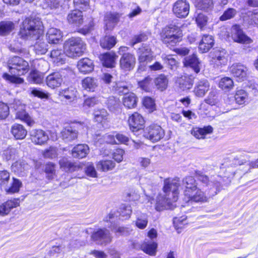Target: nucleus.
Here are the masks:
<instances>
[{
    "instance_id": "50",
    "label": "nucleus",
    "mask_w": 258,
    "mask_h": 258,
    "mask_svg": "<svg viewBox=\"0 0 258 258\" xmlns=\"http://www.w3.org/2000/svg\"><path fill=\"white\" fill-rule=\"evenodd\" d=\"M45 172L46 177L49 179H53L56 176L55 165L49 162L45 165Z\"/></svg>"
},
{
    "instance_id": "41",
    "label": "nucleus",
    "mask_w": 258,
    "mask_h": 258,
    "mask_svg": "<svg viewBox=\"0 0 258 258\" xmlns=\"http://www.w3.org/2000/svg\"><path fill=\"white\" fill-rule=\"evenodd\" d=\"M3 156L7 161L15 160L19 157V150L17 148L9 147L3 151Z\"/></svg>"
},
{
    "instance_id": "19",
    "label": "nucleus",
    "mask_w": 258,
    "mask_h": 258,
    "mask_svg": "<svg viewBox=\"0 0 258 258\" xmlns=\"http://www.w3.org/2000/svg\"><path fill=\"white\" fill-rule=\"evenodd\" d=\"M30 169V166L24 160H20L13 163L12 171L19 176H25Z\"/></svg>"
},
{
    "instance_id": "16",
    "label": "nucleus",
    "mask_w": 258,
    "mask_h": 258,
    "mask_svg": "<svg viewBox=\"0 0 258 258\" xmlns=\"http://www.w3.org/2000/svg\"><path fill=\"white\" fill-rule=\"evenodd\" d=\"M136 62V57L134 54H124L120 57V67L125 71H131L135 67Z\"/></svg>"
},
{
    "instance_id": "53",
    "label": "nucleus",
    "mask_w": 258,
    "mask_h": 258,
    "mask_svg": "<svg viewBox=\"0 0 258 258\" xmlns=\"http://www.w3.org/2000/svg\"><path fill=\"white\" fill-rule=\"evenodd\" d=\"M60 0H43L41 6L43 9H57L60 5Z\"/></svg>"
},
{
    "instance_id": "49",
    "label": "nucleus",
    "mask_w": 258,
    "mask_h": 258,
    "mask_svg": "<svg viewBox=\"0 0 258 258\" xmlns=\"http://www.w3.org/2000/svg\"><path fill=\"white\" fill-rule=\"evenodd\" d=\"M138 85L142 90L149 92L152 86V79L148 76L143 80L138 82Z\"/></svg>"
},
{
    "instance_id": "18",
    "label": "nucleus",
    "mask_w": 258,
    "mask_h": 258,
    "mask_svg": "<svg viewBox=\"0 0 258 258\" xmlns=\"http://www.w3.org/2000/svg\"><path fill=\"white\" fill-rule=\"evenodd\" d=\"M62 32L56 28H50L46 33V38L49 43L58 44L62 40Z\"/></svg>"
},
{
    "instance_id": "31",
    "label": "nucleus",
    "mask_w": 258,
    "mask_h": 258,
    "mask_svg": "<svg viewBox=\"0 0 258 258\" xmlns=\"http://www.w3.org/2000/svg\"><path fill=\"white\" fill-rule=\"evenodd\" d=\"M77 66L79 71L83 74L89 73L94 69L93 62L88 58L80 59L78 62Z\"/></svg>"
},
{
    "instance_id": "22",
    "label": "nucleus",
    "mask_w": 258,
    "mask_h": 258,
    "mask_svg": "<svg viewBox=\"0 0 258 258\" xmlns=\"http://www.w3.org/2000/svg\"><path fill=\"white\" fill-rule=\"evenodd\" d=\"M247 68L239 63L233 64L230 68V72L238 81L244 80L247 75Z\"/></svg>"
},
{
    "instance_id": "7",
    "label": "nucleus",
    "mask_w": 258,
    "mask_h": 258,
    "mask_svg": "<svg viewBox=\"0 0 258 258\" xmlns=\"http://www.w3.org/2000/svg\"><path fill=\"white\" fill-rule=\"evenodd\" d=\"M10 107L16 110V118L26 122L28 125L32 126L34 121L25 111V105L19 100H15L11 104Z\"/></svg>"
},
{
    "instance_id": "11",
    "label": "nucleus",
    "mask_w": 258,
    "mask_h": 258,
    "mask_svg": "<svg viewBox=\"0 0 258 258\" xmlns=\"http://www.w3.org/2000/svg\"><path fill=\"white\" fill-rule=\"evenodd\" d=\"M231 37L235 42L240 44H249L252 42V39L247 36L239 25H235L231 29Z\"/></svg>"
},
{
    "instance_id": "54",
    "label": "nucleus",
    "mask_w": 258,
    "mask_h": 258,
    "mask_svg": "<svg viewBox=\"0 0 258 258\" xmlns=\"http://www.w3.org/2000/svg\"><path fill=\"white\" fill-rule=\"evenodd\" d=\"M236 102L238 104H243L247 99V94L243 90L237 91L235 95Z\"/></svg>"
},
{
    "instance_id": "27",
    "label": "nucleus",
    "mask_w": 258,
    "mask_h": 258,
    "mask_svg": "<svg viewBox=\"0 0 258 258\" xmlns=\"http://www.w3.org/2000/svg\"><path fill=\"white\" fill-rule=\"evenodd\" d=\"M120 18V15L116 13H107L104 17V24L106 29H113L117 24Z\"/></svg>"
},
{
    "instance_id": "17",
    "label": "nucleus",
    "mask_w": 258,
    "mask_h": 258,
    "mask_svg": "<svg viewBox=\"0 0 258 258\" xmlns=\"http://www.w3.org/2000/svg\"><path fill=\"white\" fill-rule=\"evenodd\" d=\"M67 21L70 24L74 27H80L84 22L82 12L78 10L71 11L68 15Z\"/></svg>"
},
{
    "instance_id": "60",
    "label": "nucleus",
    "mask_w": 258,
    "mask_h": 258,
    "mask_svg": "<svg viewBox=\"0 0 258 258\" xmlns=\"http://www.w3.org/2000/svg\"><path fill=\"white\" fill-rule=\"evenodd\" d=\"M197 7L201 10L208 11L213 7L212 0H200L197 4Z\"/></svg>"
},
{
    "instance_id": "10",
    "label": "nucleus",
    "mask_w": 258,
    "mask_h": 258,
    "mask_svg": "<svg viewBox=\"0 0 258 258\" xmlns=\"http://www.w3.org/2000/svg\"><path fill=\"white\" fill-rule=\"evenodd\" d=\"M92 240L99 245H106L112 240L109 231L106 228L100 229L94 232L91 236Z\"/></svg>"
},
{
    "instance_id": "20",
    "label": "nucleus",
    "mask_w": 258,
    "mask_h": 258,
    "mask_svg": "<svg viewBox=\"0 0 258 258\" xmlns=\"http://www.w3.org/2000/svg\"><path fill=\"white\" fill-rule=\"evenodd\" d=\"M20 204L19 198L8 200L0 205V215L4 216L9 214L12 209L19 206Z\"/></svg>"
},
{
    "instance_id": "38",
    "label": "nucleus",
    "mask_w": 258,
    "mask_h": 258,
    "mask_svg": "<svg viewBox=\"0 0 258 258\" xmlns=\"http://www.w3.org/2000/svg\"><path fill=\"white\" fill-rule=\"evenodd\" d=\"M123 105L128 109L135 108L137 104V97L133 93H129L124 95L122 99Z\"/></svg>"
},
{
    "instance_id": "55",
    "label": "nucleus",
    "mask_w": 258,
    "mask_h": 258,
    "mask_svg": "<svg viewBox=\"0 0 258 258\" xmlns=\"http://www.w3.org/2000/svg\"><path fill=\"white\" fill-rule=\"evenodd\" d=\"M161 58L170 67L171 69L174 70L177 68L178 62L172 55L162 54Z\"/></svg>"
},
{
    "instance_id": "58",
    "label": "nucleus",
    "mask_w": 258,
    "mask_h": 258,
    "mask_svg": "<svg viewBox=\"0 0 258 258\" xmlns=\"http://www.w3.org/2000/svg\"><path fill=\"white\" fill-rule=\"evenodd\" d=\"M120 215L124 219H128L132 213V209L129 205H122L119 208Z\"/></svg>"
},
{
    "instance_id": "64",
    "label": "nucleus",
    "mask_w": 258,
    "mask_h": 258,
    "mask_svg": "<svg viewBox=\"0 0 258 258\" xmlns=\"http://www.w3.org/2000/svg\"><path fill=\"white\" fill-rule=\"evenodd\" d=\"M98 102L99 100L96 97H87L84 100L83 106L84 108L92 107Z\"/></svg>"
},
{
    "instance_id": "51",
    "label": "nucleus",
    "mask_w": 258,
    "mask_h": 258,
    "mask_svg": "<svg viewBox=\"0 0 258 258\" xmlns=\"http://www.w3.org/2000/svg\"><path fill=\"white\" fill-rule=\"evenodd\" d=\"M197 176L198 180L202 183L203 186H212L214 184H216L213 181L212 178L209 179L207 175L200 172H197Z\"/></svg>"
},
{
    "instance_id": "9",
    "label": "nucleus",
    "mask_w": 258,
    "mask_h": 258,
    "mask_svg": "<svg viewBox=\"0 0 258 258\" xmlns=\"http://www.w3.org/2000/svg\"><path fill=\"white\" fill-rule=\"evenodd\" d=\"M164 135V130L160 126L155 124L146 128L144 134L146 138L153 142L159 141L163 138Z\"/></svg>"
},
{
    "instance_id": "21",
    "label": "nucleus",
    "mask_w": 258,
    "mask_h": 258,
    "mask_svg": "<svg viewBox=\"0 0 258 258\" xmlns=\"http://www.w3.org/2000/svg\"><path fill=\"white\" fill-rule=\"evenodd\" d=\"M183 200L185 203L189 204L192 202H205L207 201V198L205 193L198 188L194 192H191L189 196H185Z\"/></svg>"
},
{
    "instance_id": "3",
    "label": "nucleus",
    "mask_w": 258,
    "mask_h": 258,
    "mask_svg": "<svg viewBox=\"0 0 258 258\" xmlns=\"http://www.w3.org/2000/svg\"><path fill=\"white\" fill-rule=\"evenodd\" d=\"M43 31V26L39 18H27L21 26L19 35L25 39H38Z\"/></svg>"
},
{
    "instance_id": "48",
    "label": "nucleus",
    "mask_w": 258,
    "mask_h": 258,
    "mask_svg": "<svg viewBox=\"0 0 258 258\" xmlns=\"http://www.w3.org/2000/svg\"><path fill=\"white\" fill-rule=\"evenodd\" d=\"M234 86L233 80L229 77H224L221 79L219 83V87L223 90H229Z\"/></svg>"
},
{
    "instance_id": "32",
    "label": "nucleus",
    "mask_w": 258,
    "mask_h": 258,
    "mask_svg": "<svg viewBox=\"0 0 258 258\" xmlns=\"http://www.w3.org/2000/svg\"><path fill=\"white\" fill-rule=\"evenodd\" d=\"M89 148L86 144H79L72 150V155L74 157L83 158L89 153Z\"/></svg>"
},
{
    "instance_id": "46",
    "label": "nucleus",
    "mask_w": 258,
    "mask_h": 258,
    "mask_svg": "<svg viewBox=\"0 0 258 258\" xmlns=\"http://www.w3.org/2000/svg\"><path fill=\"white\" fill-rule=\"evenodd\" d=\"M93 114L94 120L98 122H102L106 120L108 116V113L104 108L95 109Z\"/></svg>"
},
{
    "instance_id": "37",
    "label": "nucleus",
    "mask_w": 258,
    "mask_h": 258,
    "mask_svg": "<svg viewBox=\"0 0 258 258\" xmlns=\"http://www.w3.org/2000/svg\"><path fill=\"white\" fill-rule=\"evenodd\" d=\"M213 128L211 126H205L203 128L195 127L191 130V134L198 139H204L205 136L212 133Z\"/></svg>"
},
{
    "instance_id": "43",
    "label": "nucleus",
    "mask_w": 258,
    "mask_h": 258,
    "mask_svg": "<svg viewBox=\"0 0 258 258\" xmlns=\"http://www.w3.org/2000/svg\"><path fill=\"white\" fill-rule=\"evenodd\" d=\"M116 43V38L112 36H105L100 40V45L103 48L110 49Z\"/></svg>"
},
{
    "instance_id": "28",
    "label": "nucleus",
    "mask_w": 258,
    "mask_h": 258,
    "mask_svg": "<svg viewBox=\"0 0 258 258\" xmlns=\"http://www.w3.org/2000/svg\"><path fill=\"white\" fill-rule=\"evenodd\" d=\"M65 52L61 49H54L51 50L50 54V58L53 63L59 66L64 63L66 59Z\"/></svg>"
},
{
    "instance_id": "5",
    "label": "nucleus",
    "mask_w": 258,
    "mask_h": 258,
    "mask_svg": "<svg viewBox=\"0 0 258 258\" xmlns=\"http://www.w3.org/2000/svg\"><path fill=\"white\" fill-rule=\"evenodd\" d=\"M66 54L70 57H78L82 55L86 49V44L80 37H72L63 44Z\"/></svg>"
},
{
    "instance_id": "59",
    "label": "nucleus",
    "mask_w": 258,
    "mask_h": 258,
    "mask_svg": "<svg viewBox=\"0 0 258 258\" xmlns=\"http://www.w3.org/2000/svg\"><path fill=\"white\" fill-rule=\"evenodd\" d=\"M77 91L73 88H69L64 90L63 96L69 102L73 101L76 97Z\"/></svg>"
},
{
    "instance_id": "36",
    "label": "nucleus",
    "mask_w": 258,
    "mask_h": 258,
    "mask_svg": "<svg viewBox=\"0 0 258 258\" xmlns=\"http://www.w3.org/2000/svg\"><path fill=\"white\" fill-rule=\"evenodd\" d=\"M115 165V163L111 160H100L96 164L97 169L102 172H107L113 170Z\"/></svg>"
},
{
    "instance_id": "15",
    "label": "nucleus",
    "mask_w": 258,
    "mask_h": 258,
    "mask_svg": "<svg viewBox=\"0 0 258 258\" xmlns=\"http://www.w3.org/2000/svg\"><path fill=\"white\" fill-rule=\"evenodd\" d=\"M128 124L132 132H136L143 128L145 120L143 116L138 112H135L128 119Z\"/></svg>"
},
{
    "instance_id": "57",
    "label": "nucleus",
    "mask_w": 258,
    "mask_h": 258,
    "mask_svg": "<svg viewBox=\"0 0 258 258\" xmlns=\"http://www.w3.org/2000/svg\"><path fill=\"white\" fill-rule=\"evenodd\" d=\"M109 109L111 111H114L120 106V101L118 98L113 96L110 97L107 103Z\"/></svg>"
},
{
    "instance_id": "14",
    "label": "nucleus",
    "mask_w": 258,
    "mask_h": 258,
    "mask_svg": "<svg viewBox=\"0 0 258 258\" xmlns=\"http://www.w3.org/2000/svg\"><path fill=\"white\" fill-rule=\"evenodd\" d=\"M30 140L36 145H42L49 139V137L44 131L41 129H33L30 132Z\"/></svg>"
},
{
    "instance_id": "24",
    "label": "nucleus",
    "mask_w": 258,
    "mask_h": 258,
    "mask_svg": "<svg viewBox=\"0 0 258 258\" xmlns=\"http://www.w3.org/2000/svg\"><path fill=\"white\" fill-rule=\"evenodd\" d=\"M183 64L185 67L191 68L196 74L200 71V62L195 54L185 57Z\"/></svg>"
},
{
    "instance_id": "13",
    "label": "nucleus",
    "mask_w": 258,
    "mask_h": 258,
    "mask_svg": "<svg viewBox=\"0 0 258 258\" xmlns=\"http://www.w3.org/2000/svg\"><path fill=\"white\" fill-rule=\"evenodd\" d=\"M172 11L178 18H185L189 11V4L186 0H177L173 5Z\"/></svg>"
},
{
    "instance_id": "1",
    "label": "nucleus",
    "mask_w": 258,
    "mask_h": 258,
    "mask_svg": "<svg viewBox=\"0 0 258 258\" xmlns=\"http://www.w3.org/2000/svg\"><path fill=\"white\" fill-rule=\"evenodd\" d=\"M180 184L178 178H166L164 180L163 193L157 197L155 206L157 211L173 208L174 203L178 199Z\"/></svg>"
},
{
    "instance_id": "26",
    "label": "nucleus",
    "mask_w": 258,
    "mask_h": 258,
    "mask_svg": "<svg viewBox=\"0 0 258 258\" xmlns=\"http://www.w3.org/2000/svg\"><path fill=\"white\" fill-rule=\"evenodd\" d=\"M214 40L212 36L204 35L199 45V50L202 53L208 52L214 45Z\"/></svg>"
},
{
    "instance_id": "47",
    "label": "nucleus",
    "mask_w": 258,
    "mask_h": 258,
    "mask_svg": "<svg viewBox=\"0 0 258 258\" xmlns=\"http://www.w3.org/2000/svg\"><path fill=\"white\" fill-rule=\"evenodd\" d=\"M148 223V216L146 214L142 213L137 216L135 224L138 228L144 229L147 227Z\"/></svg>"
},
{
    "instance_id": "4",
    "label": "nucleus",
    "mask_w": 258,
    "mask_h": 258,
    "mask_svg": "<svg viewBox=\"0 0 258 258\" xmlns=\"http://www.w3.org/2000/svg\"><path fill=\"white\" fill-rule=\"evenodd\" d=\"M160 36L162 42L171 48L182 40L183 34L179 26L171 24L162 29Z\"/></svg>"
},
{
    "instance_id": "25",
    "label": "nucleus",
    "mask_w": 258,
    "mask_h": 258,
    "mask_svg": "<svg viewBox=\"0 0 258 258\" xmlns=\"http://www.w3.org/2000/svg\"><path fill=\"white\" fill-rule=\"evenodd\" d=\"M194 77L192 75H184L177 78L176 83L183 91L190 89L194 83Z\"/></svg>"
},
{
    "instance_id": "12",
    "label": "nucleus",
    "mask_w": 258,
    "mask_h": 258,
    "mask_svg": "<svg viewBox=\"0 0 258 258\" xmlns=\"http://www.w3.org/2000/svg\"><path fill=\"white\" fill-rule=\"evenodd\" d=\"M211 55L212 56L211 63L216 67L225 66L228 62V54L224 49H216L211 53Z\"/></svg>"
},
{
    "instance_id": "40",
    "label": "nucleus",
    "mask_w": 258,
    "mask_h": 258,
    "mask_svg": "<svg viewBox=\"0 0 258 258\" xmlns=\"http://www.w3.org/2000/svg\"><path fill=\"white\" fill-rule=\"evenodd\" d=\"M157 248V243L153 241L145 240L141 245V248L145 252L150 255H155Z\"/></svg>"
},
{
    "instance_id": "6",
    "label": "nucleus",
    "mask_w": 258,
    "mask_h": 258,
    "mask_svg": "<svg viewBox=\"0 0 258 258\" xmlns=\"http://www.w3.org/2000/svg\"><path fill=\"white\" fill-rule=\"evenodd\" d=\"M137 55L140 65L136 76L138 77L142 72L146 70V66L144 63L151 61L153 59V55L150 47L146 45H143L138 49Z\"/></svg>"
},
{
    "instance_id": "42",
    "label": "nucleus",
    "mask_w": 258,
    "mask_h": 258,
    "mask_svg": "<svg viewBox=\"0 0 258 258\" xmlns=\"http://www.w3.org/2000/svg\"><path fill=\"white\" fill-rule=\"evenodd\" d=\"M154 83L158 90L163 91L168 86V80L165 75L161 74L155 79Z\"/></svg>"
},
{
    "instance_id": "34",
    "label": "nucleus",
    "mask_w": 258,
    "mask_h": 258,
    "mask_svg": "<svg viewBox=\"0 0 258 258\" xmlns=\"http://www.w3.org/2000/svg\"><path fill=\"white\" fill-rule=\"evenodd\" d=\"M61 135L65 142H70L77 139L78 132L72 126H67L62 130Z\"/></svg>"
},
{
    "instance_id": "30",
    "label": "nucleus",
    "mask_w": 258,
    "mask_h": 258,
    "mask_svg": "<svg viewBox=\"0 0 258 258\" xmlns=\"http://www.w3.org/2000/svg\"><path fill=\"white\" fill-rule=\"evenodd\" d=\"M11 133L16 140L24 139L27 134L24 126L18 123H15L12 126Z\"/></svg>"
},
{
    "instance_id": "56",
    "label": "nucleus",
    "mask_w": 258,
    "mask_h": 258,
    "mask_svg": "<svg viewBox=\"0 0 258 258\" xmlns=\"http://www.w3.org/2000/svg\"><path fill=\"white\" fill-rule=\"evenodd\" d=\"M34 49L37 54H43L48 49V45L44 41L39 40L34 45Z\"/></svg>"
},
{
    "instance_id": "8",
    "label": "nucleus",
    "mask_w": 258,
    "mask_h": 258,
    "mask_svg": "<svg viewBox=\"0 0 258 258\" xmlns=\"http://www.w3.org/2000/svg\"><path fill=\"white\" fill-rule=\"evenodd\" d=\"M66 72L68 71L64 70L49 74L46 78V85L52 89L59 87L63 82Z\"/></svg>"
},
{
    "instance_id": "44",
    "label": "nucleus",
    "mask_w": 258,
    "mask_h": 258,
    "mask_svg": "<svg viewBox=\"0 0 258 258\" xmlns=\"http://www.w3.org/2000/svg\"><path fill=\"white\" fill-rule=\"evenodd\" d=\"M15 28L14 24L10 21L0 22V35H6L11 33Z\"/></svg>"
},
{
    "instance_id": "29",
    "label": "nucleus",
    "mask_w": 258,
    "mask_h": 258,
    "mask_svg": "<svg viewBox=\"0 0 258 258\" xmlns=\"http://www.w3.org/2000/svg\"><path fill=\"white\" fill-rule=\"evenodd\" d=\"M210 88V84L207 80H202L198 82L195 87L194 92L196 96L202 97L205 96Z\"/></svg>"
},
{
    "instance_id": "61",
    "label": "nucleus",
    "mask_w": 258,
    "mask_h": 258,
    "mask_svg": "<svg viewBox=\"0 0 258 258\" xmlns=\"http://www.w3.org/2000/svg\"><path fill=\"white\" fill-rule=\"evenodd\" d=\"M237 13V11L233 8H229L225 11L223 14L220 17L221 21H226L233 18Z\"/></svg>"
},
{
    "instance_id": "63",
    "label": "nucleus",
    "mask_w": 258,
    "mask_h": 258,
    "mask_svg": "<svg viewBox=\"0 0 258 258\" xmlns=\"http://www.w3.org/2000/svg\"><path fill=\"white\" fill-rule=\"evenodd\" d=\"M63 247L61 245L53 246L50 250L49 253L51 258H58L61 255Z\"/></svg>"
},
{
    "instance_id": "33",
    "label": "nucleus",
    "mask_w": 258,
    "mask_h": 258,
    "mask_svg": "<svg viewBox=\"0 0 258 258\" xmlns=\"http://www.w3.org/2000/svg\"><path fill=\"white\" fill-rule=\"evenodd\" d=\"M117 56L114 52L105 53L100 56V59L104 66L108 68H113L115 64V60Z\"/></svg>"
},
{
    "instance_id": "39",
    "label": "nucleus",
    "mask_w": 258,
    "mask_h": 258,
    "mask_svg": "<svg viewBox=\"0 0 258 258\" xmlns=\"http://www.w3.org/2000/svg\"><path fill=\"white\" fill-rule=\"evenodd\" d=\"M59 165L60 168L67 172H74L80 168L78 164L71 162L66 158H63L59 161Z\"/></svg>"
},
{
    "instance_id": "23",
    "label": "nucleus",
    "mask_w": 258,
    "mask_h": 258,
    "mask_svg": "<svg viewBox=\"0 0 258 258\" xmlns=\"http://www.w3.org/2000/svg\"><path fill=\"white\" fill-rule=\"evenodd\" d=\"M182 185L184 186V196H189L191 192H194L198 188L195 179L192 176H186L182 180Z\"/></svg>"
},
{
    "instance_id": "2",
    "label": "nucleus",
    "mask_w": 258,
    "mask_h": 258,
    "mask_svg": "<svg viewBox=\"0 0 258 258\" xmlns=\"http://www.w3.org/2000/svg\"><path fill=\"white\" fill-rule=\"evenodd\" d=\"M8 66L11 75L5 73L3 76V78L12 83L22 84L24 82L23 79L17 77L16 75H22L28 71V62L20 57L14 56L9 59Z\"/></svg>"
},
{
    "instance_id": "35",
    "label": "nucleus",
    "mask_w": 258,
    "mask_h": 258,
    "mask_svg": "<svg viewBox=\"0 0 258 258\" xmlns=\"http://www.w3.org/2000/svg\"><path fill=\"white\" fill-rule=\"evenodd\" d=\"M83 88L88 92H94L98 86V81L95 78L86 77L82 81Z\"/></svg>"
},
{
    "instance_id": "45",
    "label": "nucleus",
    "mask_w": 258,
    "mask_h": 258,
    "mask_svg": "<svg viewBox=\"0 0 258 258\" xmlns=\"http://www.w3.org/2000/svg\"><path fill=\"white\" fill-rule=\"evenodd\" d=\"M22 186L21 181L15 178H13V182L10 187H5V190L7 194H14L18 192Z\"/></svg>"
},
{
    "instance_id": "62",
    "label": "nucleus",
    "mask_w": 258,
    "mask_h": 258,
    "mask_svg": "<svg viewBox=\"0 0 258 258\" xmlns=\"http://www.w3.org/2000/svg\"><path fill=\"white\" fill-rule=\"evenodd\" d=\"M10 176L9 172L6 170L0 172V185L1 186H3L5 188L10 179Z\"/></svg>"
},
{
    "instance_id": "52",
    "label": "nucleus",
    "mask_w": 258,
    "mask_h": 258,
    "mask_svg": "<svg viewBox=\"0 0 258 258\" xmlns=\"http://www.w3.org/2000/svg\"><path fill=\"white\" fill-rule=\"evenodd\" d=\"M30 94L34 97H37L41 99H47L49 94L45 91H43L40 88H32L30 89Z\"/></svg>"
}]
</instances>
